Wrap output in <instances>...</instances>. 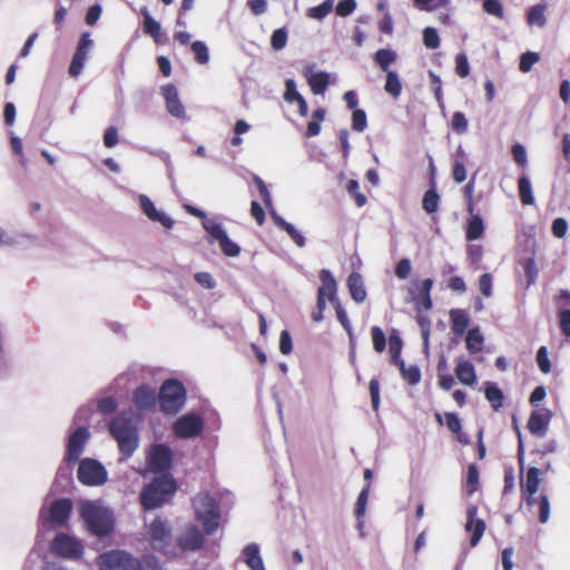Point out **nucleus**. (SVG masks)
I'll use <instances>...</instances> for the list:
<instances>
[{"label":"nucleus","mask_w":570,"mask_h":570,"mask_svg":"<svg viewBox=\"0 0 570 570\" xmlns=\"http://www.w3.org/2000/svg\"><path fill=\"white\" fill-rule=\"evenodd\" d=\"M193 507L207 535H212L219 527L220 512L217 502L208 493H199L193 499Z\"/></svg>","instance_id":"nucleus-4"},{"label":"nucleus","mask_w":570,"mask_h":570,"mask_svg":"<svg viewBox=\"0 0 570 570\" xmlns=\"http://www.w3.org/2000/svg\"><path fill=\"white\" fill-rule=\"evenodd\" d=\"M243 554L245 557V563L250 570H265L258 544H247L243 550Z\"/></svg>","instance_id":"nucleus-30"},{"label":"nucleus","mask_w":570,"mask_h":570,"mask_svg":"<svg viewBox=\"0 0 570 570\" xmlns=\"http://www.w3.org/2000/svg\"><path fill=\"white\" fill-rule=\"evenodd\" d=\"M403 348V341L400 335V332L393 328L389 335V352L391 355V363L396 365L397 367L404 363V360L401 357V352Z\"/></svg>","instance_id":"nucleus-29"},{"label":"nucleus","mask_w":570,"mask_h":570,"mask_svg":"<svg viewBox=\"0 0 570 570\" xmlns=\"http://www.w3.org/2000/svg\"><path fill=\"white\" fill-rule=\"evenodd\" d=\"M433 279L425 278L421 283L414 282L413 285L409 288V294L413 302H416L421 298L431 295V289L433 287Z\"/></svg>","instance_id":"nucleus-37"},{"label":"nucleus","mask_w":570,"mask_h":570,"mask_svg":"<svg viewBox=\"0 0 570 570\" xmlns=\"http://www.w3.org/2000/svg\"><path fill=\"white\" fill-rule=\"evenodd\" d=\"M202 225L207 233L208 243H218L224 255L236 257L240 254V247L228 237L222 223L216 219H205Z\"/></svg>","instance_id":"nucleus-10"},{"label":"nucleus","mask_w":570,"mask_h":570,"mask_svg":"<svg viewBox=\"0 0 570 570\" xmlns=\"http://www.w3.org/2000/svg\"><path fill=\"white\" fill-rule=\"evenodd\" d=\"M89 439L90 432L87 426H78L73 432H71L67 440L63 463L75 465L79 462Z\"/></svg>","instance_id":"nucleus-12"},{"label":"nucleus","mask_w":570,"mask_h":570,"mask_svg":"<svg viewBox=\"0 0 570 570\" xmlns=\"http://www.w3.org/2000/svg\"><path fill=\"white\" fill-rule=\"evenodd\" d=\"M537 363L542 373L548 374L551 371V363L547 346L543 345L539 347L537 352Z\"/></svg>","instance_id":"nucleus-58"},{"label":"nucleus","mask_w":570,"mask_h":570,"mask_svg":"<svg viewBox=\"0 0 570 570\" xmlns=\"http://www.w3.org/2000/svg\"><path fill=\"white\" fill-rule=\"evenodd\" d=\"M540 469L530 466L527 472L525 481L521 483L522 498L528 507H533L537 502V493L540 487Z\"/></svg>","instance_id":"nucleus-18"},{"label":"nucleus","mask_w":570,"mask_h":570,"mask_svg":"<svg viewBox=\"0 0 570 570\" xmlns=\"http://www.w3.org/2000/svg\"><path fill=\"white\" fill-rule=\"evenodd\" d=\"M373 347L377 353H382L386 347V336L383 330L379 326H373L371 330Z\"/></svg>","instance_id":"nucleus-51"},{"label":"nucleus","mask_w":570,"mask_h":570,"mask_svg":"<svg viewBox=\"0 0 570 570\" xmlns=\"http://www.w3.org/2000/svg\"><path fill=\"white\" fill-rule=\"evenodd\" d=\"M138 199L141 212L149 220L159 223L166 229H171L174 227L175 220L165 212L158 210L154 202L148 196L141 194Z\"/></svg>","instance_id":"nucleus-17"},{"label":"nucleus","mask_w":570,"mask_h":570,"mask_svg":"<svg viewBox=\"0 0 570 570\" xmlns=\"http://www.w3.org/2000/svg\"><path fill=\"white\" fill-rule=\"evenodd\" d=\"M22 570H69L61 561L42 557L37 551H31L24 560Z\"/></svg>","instance_id":"nucleus-20"},{"label":"nucleus","mask_w":570,"mask_h":570,"mask_svg":"<svg viewBox=\"0 0 570 570\" xmlns=\"http://www.w3.org/2000/svg\"><path fill=\"white\" fill-rule=\"evenodd\" d=\"M384 89L386 92L392 95L394 98H397L402 91V83L400 81L399 75L395 71L386 72V80Z\"/></svg>","instance_id":"nucleus-44"},{"label":"nucleus","mask_w":570,"mask_h":570,"mask_svg":"<svg viewBox=\"0 0 570 570\" xmlns=\"http://www.w3.org/2000/svg\"><path fill=\"white\" fill-rule=\"evenodd\" d=\"M204 420L195 413L179 416L173 424L174 434L181 439H193L202 434Z\"/></svg>","instance_id":"nucleus-13"},{"label":"nucleus","mask_w":570,"mask_h":570,"mask_svg":"<svg viewBox=\"0 0 570 570\" xmlns=\"http://www.w3.org/2000/svg\"><path fill=\"white\" fill-rule=\"evenodd\" d=\"M321 286L317 288V294L325 296L331 303L338 301L337 297V283L332 272L322 269L320 272Z\"/></svg>","instance_id":"nucleus-25"},{"label":"nucleus","mask_w":570,"mask_h":570,"mask_svg":"<svg viewBox=\"0 0 570 570\" xmlns=\"http://www.w3.org/2000/svg\"><path fill=\"white\" fill-rule=\"evenodd\" d=\"M86 530L98 538L109 535L115 527L114 513L97 501H83L79 507Z\"/></svg>","instance_id":"nucleus-2"},{"label":"nucleus","mask_w":570,"mask_h":570,"mask_svg":"<svg viewBox=\"0 0 570 570\" xmlns=\"http://www.w3.org/2000/svg\"><path fill=\"white\" fill-rule=\"evenodd\" d=\"M190 48H191V50H193V52L195 55V60L199 65H207L208 63V61H209V51H208L207 45L204 41L195 40L194 42H191Z\"/></svg>","instance_id":"nucleus-48"},{"label":"nucleus","mask_w":570,"mask_h":570,"mask_svg":"<svg viewBox=\"0 0 570 570\" xmlns=\"http://www.w3.org/2000/svg\"><path fill=\"white\" fill-rule=\"evenodd\" d=\"M560 331L570 337V291L561 289L554 298Z\"/></svg>","instance_id":"nucleus-19"},{"label":"nucleus","mask_w":570,"mask_h":570,"mask_svg":"<svg viewBox=\"0 0 570 570\" xmlns=\"http://www.w3.org/2000/svg\"><path fill=\"white\" fill-rule=\"evenodd\" d=\"M479 483V470L476 464L472 463L468 466L466 471V485L469 488V494H472L478 487Z\"/></svg>","instance_id":"nucleus-61"},{"label":"nucleus","mask_w":570,"mask_h":570,"mask_svg":"<svg viewBox=\"0 0 570 570\" xmlns=\"http://www.w3.org/2000/svg\"><path fill=\"white\" fill-rule=\"evenodd\" d=\"M253 180L259 191V195L265 206L272 208V196L264 180L257 175L253 177Z\"/></svg>","instance_id":"nucleus-62"},{"label":"nucleus","mask_w":570,"mask_h":570,"mask_svg":"<svg viewBox=\"0 0 570 570\" xmlns=\"http://www.w3.org/2000/svg\"><path fill=\"white\" fill-rule=\"evenodd\" d=\"M118 407V402L115 397L108 396L98 401L97 409L101 414L108 415L114 413Z\"/></svg>","instance_id":"nucleus-63"},{"label":"nucleus","mask_w":570,"mask_h":570,"mask_svg":"<svg viewBox=\"0 0 570 570\" xmlns=\"http://www.w3.org/2000/svg\"><path fill=\"white\" fill-rule=\"evenodd\" d=\"M303 98V96L297 91L296 82L294 79H286L285 81V92L284 99L292 104Z\"/></svg>","instance_id":"nucleus-60"},{"label":"nucleus","mask_w":570,"mask_h":570,"mask_svg":"<svg viewBox=\"0 0 570 570\" xmlns=\"http://www.w3.org/2000/svg\"><path fill=\"white\" fill-rule=\"evenodd\" d=\"M177 484L171 474L155 476L141 491L140 502L145 510L161 507L175 493Z\"/></svg>","instance_id":"nucleus-3"},{"label":"nucleus","mask_w":570,"mask_h":570,"mask_svg":"<svg viewBox=\"0 0 570 570\" xmlns=\"http://www.w3.org/2000/svg\"><path fill=\"white\" fill-rule=\"evenodd\" d=\"M271 216L274 224L279 229L284 230L296 246L302 248L306 245L305 236L293 224L286 222L282 216H279L273 208L271 209Z\"/></svg>","instance_id":"nucleus-26"},{"label":"nucleus","mask_w":570,"mask_h":570,"mask_svg":"<svg viewBox=\"0 0 570 570\" xmlns=\"http://www.w3.org/2000/svg\"><path fill=\"white\" fill-rule=\"evenodd\" d=\"M368 391L371 396L372 409L377 412L380 407V382L377 379H372L368 383Z\"/></svg>","instance_id":"nucleus-64"},{"label":"nucleus","mask_w":570,"mask_h":570,"mask_svg":"<svg viewBox=\"0 0 570 570\" xmlns=\"http://www.w3.org/2000/svg\"><path fill=\"white\" fill-rule=\"evenodd\" d=\"M326 110L317 108L312 114V119L307 124L306 137H315L321 132V122L324 120Z\"/></svg>","instance_id":"nucleus-40"},{"label":"nucleus","mask_w":570,"mask_h":570,"mask_svg":"<svg viewBox=\"0 0 570 570\" xmlns=\"http://www.w3.org/2000/svg\"><path fill=\"white\" fill-rule=\"evenodd\" d=\"M315 63H309L304 68V77L314 95H323L328 85L331 75L326 71H315Z\"/></svg>","instance_id":"nucleus-23"},{"label":"nucleus","mask_w":570,"mask_h":570,"mask_svg":"<svg viewBox=\"0 0 570 570\" xmlns=\"http://www.w3.org/2000/svg\"><path fill=\"white\" fill-rule=\"evenodd\" d=\"M455 375L462 384L472 386L476 383L475 370L470 361L459 360L455 366Z\"/></svg>","instance_id":"nucleus-28"},{"label":"nucleus","mask_w":570,"mask_h":570,"mask_svg":"<svg viewBox=\"0 0 570 570\" xmlns=\"http://www.w3.org/2000/svg\"><path fill=\"white\" fill-rule=\"evenodd\" d=\"M347 287L351 297L355 303L361 304L366 299V289L362 275L357 272H352L347 277Z\"/></svg>","instance_id":"nucleus-27"},{"label":"nucleus","mask_w":570,"mask_h":570,"mask_svg":"<svg viewBox=\"0 0 570 570\" xmlns=\"http://www.w3.org/2000/svg\"><path fill=\"white\" fill-rule=\"evenodd\" d=\"M50 552L58 558L78 561L83 556L85 547L75 535L59 532L50 542Z\"/></svg>","instance_id":"nucleus-7"},{"label":"nucleus","mask_w":570,"mask_h":570,"mask_svg":"<svg viewBox=\"0 0 570 570\" xmlns=\"http://www.w3.org/2000/svg\"><path fill=\"white\" fill-rule=\"evenodd\" d=\"M32 239L31 235L19 234L17 236L9 235L2 227H0V246L16 247L22 244L23 239Z\"/></svg>","instance_id":"nucleus-46"},{"label":"nucleus","mask_w":570,"mask_h":570,"mask_svg":"<svg viewBox=\"0 0 570 570\" xmlns=\"http://www.w3.org/2000/svg\"><path fill=\"white\" fill-rule=\"evenodd\" d=\"M455 72L461 78H465L470 73L468 56L464 52H460L455 56Z\"/></svg>","instance_id":"nucleus-57"},{"label":"nucleus","mask_w":570,"mask_h":570,"mask_svg":"<svg viewBox=\"0 0 570 570\" xmlns=\"http://www.w3.org/2000/svg\"><path fill=\"white\" fill-rule=\"evenodd\" d=\"M451 330L455 335H462L469 327L470 318L464 309L453 308L450 311Z\"/></svg>","instance_id":"nucleus-31"},{"label":"nucleus","mask_w":570,"mask_h":570,"mask_svg":"<svg viewBox=\"0 0 570 570\" xmlns=\"http://www.w3.org/2000/svg\"><path fill=\"white\" fill-rule=\"evenodd\" d=\"M109 433L117 442L122 460L134 455L139 446V431L131 411H122L111 419L108 425Z\"/></svg>","instance_id":"nucleus-1"},{"label":"nucleus","mask_w":570,"mask_h":570,"mask_svg":"<svg viewBox=\"0 0 570 570\" xmlns=\"http://www.w3.org/2000/svg\"><path fill=\"white\" fill-rule=\"evenodd\" d=\"M401 376L404 381H406L410 385H416L421 381V370L417 365L406 366L405 362L400 366Z\"/></svg>","instance_id":"nucleus-41"},{"label":"nucleus","mask_w":570,"mask_h":570,"mask_svg":"<svg viewBox=\"0 0 570 570\" xmlns=\"http://www.w3.org/2000/svg\"><path fill=\"white\" fill-rule=\"evenodd\" d=\"M158 396L154 387L141 384L132 392V403L140 411H153L157 405Z\"/></svg>","instance_id":"nucleus-21"},{"label":"nucleus","mask_w":570,"mask_h":570,"mask_svg":"<svg viewBox=\"0 0 570 570\" xmlns=\"http://www.w3.org/2000/svg\"><path fill=\"white\" fill-rule=\"evenodd\" d=\"M371 484L366 483L361 492L358 493L354 513L357 519V528L361 530L363 528V521L362 518L365 515L366 507H367V500H368V493H370Z\"/></svg>","instance_id":"nucleus-36"},{"label":"nucleus","mask_w":570,"mask_h":570,"mask_svg":"<svg viewBox=\"0 0 570 570\" xmlns=\"http://www.w3.org/2000/svg\"><path fill=\"white\" fill-rule=\"evenodd\" d=\"M176 542L183 551H197L204 544V535L196 524H187L177 534Z\"/></svg>","instance_id":"nucleus-16"},{"label":"nucleus","mask_w":570,"mask_h":570,"mask_svg":"<svg viewBox=\"0 0 570 570\" xmlns=\"http://www.w3.org/2000/svg\"><path fill=\"white\" fill-rule=\"evenodd\" d=\"M73 509L70 498L53 500L48 507L42 505L39 511V521L42 528L62 527L69 520Z\"/></svg>","instance_id":"nucleus-6"},{"label":"nucleus","mask_w":570,"mask_h":570,"mask_svg":"<svg viewBox=\"0 0 570 570\" xmlns=\"http://www.w3.org/2000/svg\"><path fill=\"white\" fill-rule=\"evenodd\" d=\"M451 126L456 134L466 132L469 122L465 115L462 111H455L452 116Z\"/></svg>","instance_id":"nucleus-55"},{"label":"nucleus","mask_w":570,"mask_h":570,"mask_svg":"<svg viewBox=\"0 0 570 570\" xmlns=\"http://www.w3.org/2000/svg\"><path fill=\"white\" fill-rule=\"evenodd\" d=\"M416 320H417V323L421 328L424 348H425V351H428L429 350V337H430V332H431V321L426 315H423L421 313H419Z\"/></svg>","instance_id":"nucleus-59"},{"label":"nucleus","mask_w":570,"mask_h":570,"mask_svg":"<svg viewBox=\"0 0 570 570\" xmlns=\"http://www.w3.org/2000/svg\"><path fill=\"white\" fill-rule=\"evenodd\" d=\"M148 534L155 550H161L169 544L171 539V527L167 519L157 517L148 527Z\"/></svg>","instance_id":"nucleus-15"},{"label":"nucleus","mask_w":570,"mask_h":570,"mask_svg":"<svg viewBox=\"0 0 570 570\" xmlns=\"http://www.w3.org/2000/svg\"><path fill=\"white\" fill-rule=\"evenodd\" d=\"M287 43V30L285 27L273 31L271 37V46L274 50H282Z\"/></svg>","instance_id":"nucleus-53"},{"label":"nucleus","mask_w":570,"mask_h":570,"mask_svg":"<svg viewBox=\"0 0 570 570\" xmlns=\"http://www.w3.org/2000/svg\"><path fill=\"white\" fill-rule=\"evenodd\" d=\"M161 94L166 101V109L169 115L177 119H185L186 110L179 99L177 87L173 83L163 86Z\"/></svg>","instance_id":"nucleus-22"},{"label":"nucleus","mask_w":570,"mask_h":570,"mask_svg":"<svg viewBox=\"0 0 570 570\" xmlns=\"http://www.w3.org/2000/svg\"><path fill=\"white\" fill-rule=\"evenodd\" d=\"M519 195L523 205H533L534 196L532 193L530 178L525 175L519 177L518 180Z\"/></svg>","instance_id":"nucleus-39"},{"label":"nucleus","mask_w":570,"mask_h":570,"mask_svg":"<svg viewBox=\"0 0 570 570\" xmlns=\"http://www.w3.org/2000/svg\"><path fill=\"white\" fill-rule=\"evenodd\" d=\"M540 59V56L538 52L534 51H527L521 55L520 62H519V69L522 72H529L533 65L537 63Z\"/></svg>","instance_id":"nucleus-50"},{"label":"nucleus","mask_w":570,"mask_h":570,"mask_svg":"<svg viewBox=\"0 0 570 570\" xmlns=\"http://www.w3.org/2000/svg\"><path fill=\"white\" fill-rule=\"evenodd\" d=\"M483 10L495 18L502 19L504 16L503 6L500 0H484Z\"/></svg>","instance_id":"nucleus-56"},{"label":"nucleus","mask_w":570,"mask_h":570,"mask_svg":"<svg viewBox=\"0 0 570 570\" xmlns=\"http://www.w3.org/2000/svg\"><path fill=\"white\" fill-rule=\"evenodd\" d=\"M77 479L83 485L99 487L107 482L108 472L100 461L83 458L78 462Z\"/></svg>","instance_id":"nucleus-9"},{"label":"nucleus","mask_w":570,"mask_h":570,"mask_svg":"<svg viewBox=\"0 0 570 570\" xmlns=\"http://www.w3.org/2000/svg\"><path fill=\"white\" fill-rule=\"evenodd\" d=\"M334 8V0H324L321 4L307 10V17L316 20H323Z\"/></svg>","instance_id":"nucleus-43"},{"label":"nucleus","mask_w":570,"mask_h":570,"mask_svg":"<svg viewBox=\"0 0 570 570\" xmlns=\"http://www.w3.org/2000/svg\"><path fill=\"white\" fill-rule=\"evenodd\" d=\"M423 43L429 49H436L440 46V37L434 27H426L423 30Z\"/></svg>","instance_id":"nucleus-52"},{"label":"nucleus","mask_w":570,"mask_h":570,"mask_svg":"<svg viewBox=\"0 0 570 570\" xmlns=\"http://www.w3.org/2000/svg\"><path fill=\"white\" fill-rule=\"evenodd\" d=\"M367 127L366 112L363 109L353 110L352 115V128L355 131L363 132Z\"/></svg>","instance_id":"nucleus-54"},{"label":"nucleus","mask_w":570,"mask_h":570,"mask_svg":"<svg viewBox=\"0 0 570 570\" xmlns=\"http://www.w3.org/2000/svg\"><path fill=\"white\" fill-rule=\"evenodd\" d=\"M101 570H144L140 559L122 550H111L99 556Z\"/></svg>","instance_id":"nucleus-8"},{"label":"nucleus","mask_w":570,"mask_h":570,"mask_svg":"<svg viewBox=\"0 0 570 570\" xmlns=\"http://www.w3.org/2000/svg\"><path fill=\"white\" fill-rule=\"evenodd\" d=\"M538 507V518L541 523H547L550 519V500L547 494H540L537 497V502L533 507Z\"/></svg>","instance_id":"nucleus-45"},{"label":"nucleus","mask_w":570,"mask_h":570,"mask_svg":"<svg viewBox=\"0 0 570 570\" xmlns=\"http://www.w3.org/2000/svg\"><path fill=\"white\" fill-rule=\"evenodd\" d=\"M546 11V4L544 3H538L533 6L527 16V20L529 24H537L538 27H544L547 23V19L544 17Z\"/></svg>","instance_id":"nucleus-42"},{"label":"nucleus","mask_w":570,"mask_h":570,"mask_svg":"<svg viewBox=\"0 0 570 570\" xmlns=\"http://www.w3.org/2000/svg\"><path fill=\"white\" fill-rule=\"evenodd\" d=\"M373 59L382 71L387 72L391 71L390 66L396 61L397 55L390 48H382L374 53Z\"/></svg>","instance_id":"nucleus-35"},{"label":"nucleus","mask_w":570,"mask_h":570,"mask_svg":"<svg viewBox=\"0 0 570 570\" xmlns=\"http://www.w3.org/2000/svg\"><path fill=\"white\" fill-rule=\"evenodd\" d=\"M439 200L440 196L434 188L426 190L422 200L423 209L428 214L435 213L439 208Z\"/></svg>","instance_id":"nucleus-47"},{"label":"nucleus","mask_w":570,"mask_h":570,"mask_svg":"<svg viewBox=\"0 0 570 570\" xmlns=\"http://www.w3.org/2000/svg\"><path fill=\"white\" fill-rule=\"evenodd\" d=\"M484 385V396L487 401L494 411H499L503 405V392L494 382H485Z\"/></svg>","instance_id":"nucleus-32"},{"label":"nucleus","mask_w":570,"mask_h":570,"mask_svg":"<svg viewBox=\"0 0 570 570\" xmlns=\"http://www.w3.org/2000/svg\"><path fill=\"white\" fill-rule=\"evenodd\" d=\"M94 46V41L89 32H83L77 43L76 51L72 56L71 63L69 66V75L71 77H78L83 69L88 53Z\"/></svg>","instance_id":"nucleus-14"},{"label":"nucleus","mask_w":570,"mask_h":570,"mask_svg":"<svg viewBox=\"0 0 570 570\" xmlns=\"http://www.w3.org/2000/svg\"><path fill=\"white\" fill-rule=\"evenodd\" d=\"M549 426V420L541 413L533 411L528 420L527 428L533 435L543 436Z\"/></svg>","instance_id":"nucleus-33"},{"label":"nucleus","mask_w":570,"mask_h":570,"mask_svg":"<svg viewBox=\"0 0 570 570\" xmlns=\"http://www.w3.org/2000/svg\"><path fill=\"white\" fill-rule=\"evenodd\" d=\"M144 32L150 36L156 43L160 42L161 26L155 18H149L144 21Z\"/></svg>","instance_id":"nucleus-49"},{"label":"nucleus","mask_w":570,"mask_h":570,"mask_svg":"<svg viewBox=\"0 0 570 570\" xmlns=\"http://www.w3.org/2000/svg\"><path fill=\"white\" fill-rule=\"evenodd\" d=\"M148 470L154 473L170 474L174 463L171 449L164 443L153 444L146 456Z\"/></svg>","instance_id":"nucleus-11"},{"label":"nucleus","mask_w":570,"mask_h":570,"mask_svg":"<svg viewBox=\"0 0 570 570\" xmlns=\"http://www.w3.org/2000/svg\"><path fill=\"white\" fill-rule=\"evenodd\" d=\"M158 401L160 410L165 414H177L186 402V389L184 384L175 379L166 380L160 386Z\"/></svg>","instance_id":"nucleus-5"},{"label":"nucleus","mask_w":570,"mask_h":570,"mask_svg":"<svg viewBox=\"0 0 570 570\" xmlns=\"http://www.w3.org/2000/svg\"><path fill=\"white\" fill-rule=\"evenodd\" d=\"M478 507L470 505L466 510V523L465 530L471 532L470 544L475 547L485 531V522L482 519L476 518Z\"/></svg>","instance_id":"nucleus-24"},{"label":"nucleus","mask_w":570,"mask_h":570,"mask_svg":"<svg viewBox=\"0 0 570 570\" xmlns=\"http://www.w3.org/2000/svg\"><path fill=\"white\" fill-rule=\"evenodd\" d=\"M484 233V224L480 214H473L466 223L465 237L468 240H476Z\"/></svg>","instance_id":"nucleus-34"},{"label":"nucleus","mask_w":570,"mask_h":570,"mask_svg":"<svg viewBox=\"0 0 570 570\" xmlns=\"http://www.w3.org/2000/svg\"><path fill=\"white\" fill-rule=\"evenodd\" d=\"M483 342L484 337L478 326L469 330L465 344L471 354L480 352L482 350Z\"/></svg>","instance_id":"nucleus-38"}]
</instances>
